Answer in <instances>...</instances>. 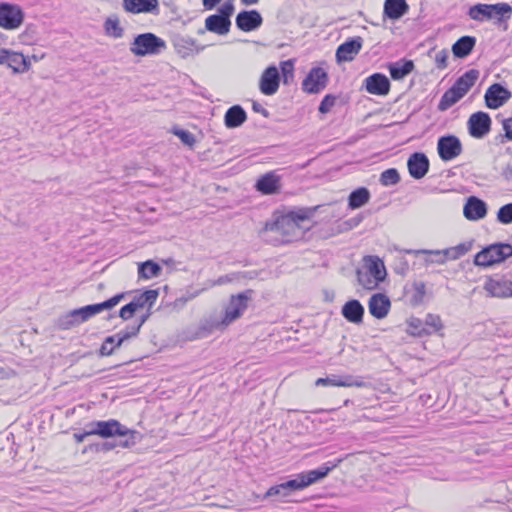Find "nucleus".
<instances>
[{"mask_svg": "<svg viewBox=\"0 0 512 512\" xmlns=\"http://www.w3.org/2000/svg\"><path fill=\"white\" fill-rule=\"evenodd\" d=\"M309 215V211L301 210L282 216L272 223H266L265 240L274 245L290 242L298 235L299 222L308 219Z\"/></svg>", "mask_w": 512, "mask_h": 512, "instance_id": "1", "label": "nucleus"}, {"mask_svg": "<svg viewBox=\"0 0 512 512\" xmlns=\"http://www.w3.org/2000/svg\"><path fill=\"white\" fill-rule=\"evenodd\" d=\"M329 471L330 468H327V466H322L318 469L297 474L295 478L291 480L270 487L263 495L262 499L276 497L277 500L286 501V499L290 497L293 492L302 490L317 482L318 480L326 477Z\"/></svg>", "mask_w": 512, "mask_h": 512, "instance_id": "2", "label": "nucleus"}, {"mask_svg": "<svg viewBox=\"0 0 512 512\" xmlns=\"http://www.w3.org/2000/svg\"><path fill=\"white\" fill-rule=\"evenodd\" d=\"M123 297L124 294L120 293L104 302L73 309L61 315L58 318L56 325L61 330H69L80 325L81 323L86 322L91 317L103 312L104 310L112 309L121 301Z\"/></svg>", "mask_w": 512, "mask_h": 512, "instance_id": "3", "label": "nucleus"}, {"mask_svg": "<svg viewBox=\"0 0 512 512\" xmlns=\"http://www.w3.org/2000/svg\"><path fill=\"white\" fill-rule=\"evenodd\" d=\"M166 42L155 35L147 32L137 35L130 45V51L135 56L158 55L166 49Z\"/></svg>", "mask_w": 512, "mask_h": 512, "instance_id": "4", "label": "nucleus"}, {"mask_svg": "<svg viewBox=\"0 0 512 512\" xmlns=\"http://www.w3.org/2000/svg\"><path fill=\"white\" fill-rule=\"evenodd\" d=\"M512 256V246L508 243H494L475 255L474 264L481 267H489L503 262L506 258Z\"/></svg>", "mask_w": 512, "mask_h": 512, "instance_id": "5", "label": "nucleus"}, {"mask_svg": "<svg viewBox=\"0 0 512 512\" xmlns=\"http://www.w3.org/2000/svg\"><path fill=\"white\" fill-rule=\"evenodd\" d=\"M512 7L505 2L497 4H476L468 10V16L475 21H485L497 18L501 20L505 15H510Z\"/></svg>", "mask_w": 512, "mask_h": 512, "instance_id": "6", "label": "nucleus"}, {"mask_svg": "<svg viewBox=\"0 0 512 512\" xmlns=\"http://www.w3.org/2000/svg\"><path fill=\"white\" fill-rule=\"evenodd\" d=\"M251 293V290H247L246 292L231 296L230 301L225 308V314L221 321V325L227 326L243 314L248 307V300Z\"/></svg>", "mask_w": 512, "mask_h": 512, "instance_id": "7", "label": "nucleus"}, {"mask_svg": "<svg viewBox=\"0 0 512 512\" xmlns=\"http://www.w3.org/2000/svg\"><path fill=\"white\" fill-rule=\"evenodd\" d=\"M484 290L490 297L510 298L512 297V276L489 277L484 283Z\"/></svg>", "mask_w": 512, "mask_h": 512, "instance_id": "8", "label": "nucleus"}, {"mask_svg": "<svg viewBox=\"0 0 512 512\" xmlns=\"http://www.w3.org/2000/svg\"><path fill=\"white\" fill-rule=\"evenodd\" d=\"M472 247V243L464 242L460 243L454 247H450L444 250H417V251H407L408 253L415 254H429L436 255L438 259L431 260V262H435L437 264H444L448 259L456 260L460 257L464 256Z\"/></svg>", "mask_w": 512, "mask_h": 512, "instance_id": "9", "label": "nucleus"}, {"mask_svg": "<svg viewBox=\"0 0 512 512\" xmlns=\"http://www.w3.org/2000/svg\"><path fill=\"white\" fill-rule=\"evenodd\" d=\"M437 151L441 160L451 161L462 153L463 148L458 137L445 135L438 139Z\"/></svg>", "mask_w": 512, "mask_h": 512, "instance_id": "10", "label": "nucleus"}, {"mask_svg": "<svg viewBox=\"0 0 512 512\" xmlns=\"http://www.w3.org/2000/svg\"><path fill=\"white\" fill-rule=\"evenodd\" d=\"M24 19V14L18 5L1 3L0 4V26L5 29L18 28Z\"/></svg>", "mask_w": 512, "mask_h": 512, "instance_id": "11", "label": "nucleus"}, {"mask_svg": "<svg viewBox=\"0 0 512 512\" xmlns=\"http://www.w3.org/2000/svg\"><path fill=\"white\" fill-rule=\"evenodd\" d=\"M0 65H6L14 73H24L30 69V61L19 52L2 49L0 50Z\"/></svg>", "mask_w": 512, "mask_h": 512, "instance_id": "12", "label": "nucleus"}, {"mask_svg": "<svg viewBox=\"0 0 512 512\" xmlns=\"http://www.w3.org/2000/svg\"><path fill=\"white\" fill-rule=\"evenodd\" d=\"M328 82V75L321 67L312 68L302 82V89L310 94L323 90Z\"/></svg>", "mask_w": 512, "mask_h": 512, "instance_id": "13", "label": "nucleus"}, {"mask_svg": "<svg viewBox=\"0 0 512 512\" xmlns=\"http://www.w3.org/2000/svg\"><path fill=\"white\" fill-rule=\"evenodd\" d=\"M469 134L477 139L485 137L491 129L490 116L482 111L473 113L467 122Z\"/></svg>", "mask_w": 512, "mask_h": 512, "instance_id": "14", "label": "nucleus"}, {"mask_svg": "<svg viewBox=\"0 0 512 512\" xmlns=\"http://www.w3.org/2000/svg\"><path fill=\"white\" fill-rule=\"evenodd\" d=\"M88 427L90 428V433H93V435H98L102 438H110L116 435L127 433L124 431V425L115 419H110L107 421H94L91 422Z\"/></svg>", "mask_w": 512, "mask_h": 512, "instance_id": "15", "label": "nucleus"}, {"mask_svg": "<svg viewBox=\"0 0 512 512\" xmlns=\"http://www.w3.org/2000/svg\"><path fill=\"white\" fill-rule=\"evenodd\" d=\"M280 74L278 68L274 65L267 67L259 80V89L262 94L271 96L279 89Z\"/></svg>", "mask_w": 512, "mask_h": 512, "instance_id": "16", "label": "nucleus"}, {"mask_svg": "<svg viewBox=\"0 0 512 512\" xmlns=\"http://www.w3.org/2000/svg\"><path fill=\"white\" fill-rule=\"evenodd\" d=\"M484 97L488 108L497 109L510 99L511 92L502 85L496 83L486 90Z\"/></svg>", "mask_w": 512, "mask_h": 512, "instance_id": "17", "label": "nucleus"}, {"mask_svg": "<svg viewBox=\"0 0 512 512\" xmlns=\"http://www.w3.org/2000/svg\"><path fill=\"white\" fill-rule=\"evenodd\" d=\"M366 91L372 95L386 96L390 91V81L382 73H374L364 80Z\"/></svg>", "mask_w": 512, "mask_h": 512, "instance_id": "18", "label": "nucleus"}, {"mask_svg": "<svg viewBox=\"0 0 512 512\" xmlns=\"http://www.w3.org/2000/svg\"><path fill=\"white\" fill-rule=\"evenodd\" d=\"M316 386H335V387H363L365 385L361 377L354 378L351 375L337 376L330 375L325 378H318L315 381Z\"/></svg>", "mask_w": 512, "mask_h": 512, "instance_id": "19", "label": "nucleus"}, {"mask_svg": "<svg viewBox=\"0 0 512 512\" xmlns=\"http://www.w3.org/2000/svg\"><path fill=\"white\" fill-rule=\"evenodd\" d=\"M363 44L361 37H354L339 45L336 51V59L338 62L352 61L360 52Z\"/></svg>", "mask_w": 512, "mask_h": 512, "instance_id": "20", "label": "nucleus"}, {"mask_svg": "<svg viewBox=\"0 0 512 512\" xmlns=\"http://www.w3.org/2000/svg\"><path fill=\"white\" fill-rule=\"evenodd\" d=\"M391 308V302L388 296L382 293L373 294L368 301V309L370 314L377 318H385Z\"/></svg>", "mask_w": 512, "mask_h": 512, "instance_id": "21", "label": "nucleus"}, {"mask_svg": "<svg viewBox=\"0 0 512 512\" xmlns=\"http://www.w3.org/2000/svg\"><path fill=\"white\" fill-rule=\"evenodd\" d=\"M407 166L414 179H421L429 170V159L424 153L415 152L408 158Z\"/></svg>", "mask_w": 512, "mask_h": 512, "instance_id": "22", "label": "nucleus"}, {"mask_svg": "<svg viewBox=\"0 0 512 512\" xmlns=\"http://www.w3.org/2000/svg\"><path fill=\"white\" fill-rule=\"evenodd\" d=\"M262 22V16L257 10L241 11L236 17L237 27L244 32L256 30Z\"/></svg>", "mask_w": 512, "mask_h": 512, "instance_id": "23", "label": "nucleus"}, {"mask_svg": "<svg viewBox=\"0 0 512 512\" xmlns=\"http://www.w3.org/2000/svg\"><path fill=\"white\" fill-rule=\"evenodd\" d=\"M280 176L270 171L260 176L255 184L257 191L265 195L275 194L280 190Z\"/></svg>", "mask_w": 512, "mask_h": 512, "instance_id": "24", "label": "nucleus"}, {"mask_svg": "<svg viewBox=\"0 0 512 512\" xmlns=\"http://www.w3.org/2000/svg\"><path fill=\"white\" fill-rule=\"evenodd\" d=\"M463 214L468 220L482 219L487 214V205L483 200L470 196L464 205Z\"/></svg>", "mask_w": 512, "mask_h": 512, "instance_id": "25", "label": "nucleus"}, {"mask_svg": "<svg viewBox=\"0 0 512 512\" xmlns=\"http://www.w3.org/2000/svg\"><path fill=\"white\" fill-rule=\"evenodd\" d=\"M158 6V0H123V8L133 14L152 13Z\"/></svg>", "mask_w": 512, "mask_h": 512, "instance_id": "26", "label": "nucleus"}, {"mask_svg": "<svg viewBox=\"0 0 512 512\" xmlns=\"http://www.w3.org/2000/svg\"><path fill=\"white\" fill-rule=\"evenodd\" d=\"M363 269L379 283L382 282L387 275L383 261L377 256H366L364 258Z\"/></svg>", "mask_w": 512, "mask_h": 512, "instance_id": "27", "label": "nucleus"}, {"mask_svg": "<svg viewBox=\"0 0 512 512\" xmlns=\"http://www.w3.org/2000/svg\"><path fill=\"white\" fill-rule=\"evenodd\" d=\"M414 68V62L412 60L407 59H400L396 62L388 64L390 76L393 80L396 81L403 80L407 75H409L414 70Z\"/></svg>", "mask_w": 512, "mask_h": 512, "instance_id": "28", "label": "nucleus"}, {"mask_svg": "<svg viewBox=\"0 0 512 512\" xmlns=\"http://www.w3.org/2000/svg\"><path fill=\"white\" fill-rule=\"evenodd\" d=\"M342 315L347 321L359 324L363 320L364 307L358 300H350L342 307Z\"/></svg>", "mask_w": 512, "mask_h": 512, "instance_id": "29", "label": "nucleus"}, {"mask_svg": "<svg viewBox=\"0 0 512 512\" xmlns=\"http://www.w3.org/2000/svg\"><path fill=\"white\" fill-rule=\"evenodd\" d=\"M158 291L154 289L146 290L136 296L133 297L130 304L134 308L135 311L146 308V310H151L154 303L158 298Z\"/></svg>", "mask_w": 512, "mask_h": 512, "instance_id": "30", "label": "nucleus"}, {"mask_svg": "<svg viewBox=\"0 0 512 512\" xmlns=\"http://www.w3.org/2000/svg\"><path fill=\"white\" fill-rule=\"evenodd\" d=\"M479 77V71L476 69H470L460 76L455 83L452 85L463 97L475 84Z\"/></svg>", "mask_w": 512, "mask_h": 512, "instance_id": "31", "label": "nucleus"}, {"mask_svg": "<svg viewBox=\"0 0 512 512\" xmlns=\"http://www.w3.org/2000/svg\"><path fill=\"white\" fill-rule=\"evenodd\" d=\"M231 26L230 19L221 17L217 14L210 15L205 20V27L208 31L217 33L219 35H225L229 32Z\"/></svg>", "mask_w": 512, "mask_h": 512, "instance_id": "32", "label": "nucleus"}, {"mask_svg": "<svg viewBox=\"0 0 512 512\" xmlns=\"http://www.w3.org/2000/svg\"><path fill=\"white\" fill-rule=\"evenodd\" d=\"M247 119L245 110L240 105L230 107L224 116V122L227 128H236L241 126Z\"/></svg>", "mask_w": 512, "mask_h": 512, "instance_id": "33", "label": "nucleus"}, {"mask_svg": "<svg viewBox=\"0 0 512 512\" xmlns=\"http://www.w3.org/2000/svg\"><path fill=\"white\" fill-rule=\"evenodd\" d=\"M409 7L405 0H385L384 15L389 19H399L407 13Z\"/></svg>", "mask_w": 512, "mask_h": 512, "instance_id": "34", "label": "nucleus"}, {"mask_svg": "<svg viewBox=\"0 0 512 512\" xmlns=\"http://www.w3.org/2000/svg\"><path fill=\"white\" fill-rule=\"evenodd\" d=\"M476 44V38L473 36H462L452 46V52L455 57L465 58L473 50Z\"/></svg>", "mask_w": 512, "mask_h": 512, "instance_id": "35", "label": "nucleus"}, {"mask_svg": "<svg viewBox=\"0 0 512 512\" xmlns=\"http://www.w3.org/2000/svg\"><path fill=\"white\" fill-rule=\"evenodd\" d=\"M370 197L371 195L367 188H357L350 193L348 197V206L351 209H358L367 204L370 200Z\"/></svg>", "mask_w": 512, "mask_h": 512, "instance_id": "36", "label": "nucleus"}, {"mask_svg": "<svg viewBox=\"0 0 512 512\" xmlns=\"http://www.w3.org/2000/svg\"><path fill=\"white\" fill-rule=\"evenodd\" d=\"M161 271V266L152 260H147L138 265L139 278L152 279L158 277Z\"/></svg>", "mask_w": 512, "mask_h": 512, "instance_id": "37", "label": "nucleus"}, {"mask_svg": "<svg viewBox=\"0 0 512 512\" xmlns=\"http://www.w3.org/2000/svg\"><path fill=\"white\" fill-rule=\"evenodd\" d=\"M462 98L463 95H461L454 87H451L442 95L438 103V110L446 111Z\"/></svg>", "mask_w": 512, "mask_h": 512, "instance_id": "38", "label": "nucleus"}, {"mask_svg": "<svg viewBox=\"0 0 512 512\" xmlns=\"http://www.w3.org/2000/svg\"><path fill=\"white\" fill-rule=\"evenodd\" d=\"M124 431L127 433L118 435L122 439L115 441L117 443V447L121 448H131L136 445V443L140 440V433L136 430H132L124 426Z\"/></svg>", "mask_w": 512, "mask_h": 512, "instance_id": "39", "label": "nucleus"}, {"mask_svg": "<svg viewBox=\"0 0 512 512\" xmlns=\"http://www.w3.org/2000/svg\"><path fill=\"white\" fill-rule=\"evenodd\" d=\"M104 30L108 36L113 38H121L124 32L117 18H107L104 22Z\"/></svg>", "mask_w": 512, "mask_h": 512, "instance_id": "40", "label": "nucleus"}, {"mask_svg": "<svg viewBox=\"0 0 512 512\" xmlns=\"http://www.w3.org/2000/svg\"><path fill=\"white\" fill-rule=\"evenodd\" d=\"M413 292L410 296V304L412 306H418L424 300L426 294V286L423 282H414L413 283Z\"/></svg>", "mask_w": 512, "mask_h": 512, "instance_id": "41", "label": "nucleus"}, {"mask_svg": "<svg viewBox=\"0 0 512 512\" xmlns=\"http://www.w3.org/2000/svg\"><path fill=\"white\" fill-rule=\"evenodd\" d=\"M357 280L359 284L367 290H373L379 285V282L374 279L373 276L368 275L367 271L364 269L357 271Z\"/></svg>", "mask_w": 512, "mask_h": 512, "instance_id": "42", "label": "nucleus"}, {"mask_svg": "<svg viewBox=\"0 0 512 512\" xmlns=\"http://www.w3.org/2000/svg\"><path fill=\"white\" fill-rule=\"evenodd\" d=\"M400 181V175L395 168H389L380 175V183L383 186L396 185Z\"/></svg>", "mask_w": 512, "mask_h": 512, "instance_id": "43", "label": "nucleus"}, {"mask_svg": "<svg viewBox=\"0 0 512 512\" xmlns=\"http://www.w3.org/2000/svg\"><path fill=\"white\" fill-rule=\"evenodd\" d=\"M408 327V332L413 336H423L431 334V331H426L424 322H422L418 318H412L411 320H409Z\"/></svg>", "mask_w": 512, "mask_h": 512, "instance_id": "44", "label": "nucleus"}, {"mask_svg": "<svg viewBox=\"0 0 512 512\" xmlns=\"http://www.w3.org/2000/svg\"><path fill=\"white\" fill-rule=\"evenodd\" d=\"M426 331H431V334L443 328V323L439 315L427 314L424 320Z\"/></svg>", "mask_w": 512, "mask_h": 512, "instance_id": "45", "label": "nucleus"}, {"mask_svg": "<svg viewBox=\"0 0 512 512\" xmlns=\"http://www.w3.org/2000/svg\"><path fill=\"white\" fill-rule=\"evenodd\" d=\"M173 134L179 137L182 143L190 148H192L196 143L195 136L187 130L174 128Z\"/></svg>", "mask_w": 512, "mask_h": 512, "instance_id": "46", "label": "nucleus"}, {"mask_svg": "<svg viewBox=\"0 0 512 512\" xmlns=\"http://www.w3.org/2000/svg\"><path fill=\"white\" fill-rule=\"evenodd\" d=\"M117 338L114 335L108 336L105 338L103 344L100 348V355L102 356H110L113 354L116 347Z\"/></svg>", "mask_w": 512, "mask_h": 512, "instance_id": "47", "label": "nucleus"}, {"mask_svg": "<svg viewBox=\"0 0 512 512\" xmlns=\"http://www.w3.org/2000/svg\"><path fill=\"white\" fill-rule=\"evenodd\" d=\"M497 219L502 224L512 223V203L500 207L497 213Z\"/></svg>", "mask_w": 512, "mask_h": 512, "instance_id": "48", "label": "nucleus"}, {"mask_svg": "<svg viewBox=\"0 0 512 512\" xmlns=\"http://www.w3.org/2000/svg\"><path fill=\"white\" fill-rule=\"evenodd\" d=\"M280 69L283 76V81L285 84L288 83L289 78L293 77L294 72V63L292 60H286L280 62Z\"/></svg>", "mask_w": 512, "mask_h": 512, "instance_id": "49", "label": "nucleus"}, {"mask_svg": "<svg viewBox=\"0 0 512 512\" xmlns=\"http://www.w3.org/2000/svg\"><path fill=\"white\" fill-rule=\"evenodd\" d=\"M336 101V98L332 95H326L320 105H319V112L320 113H327L330 111V109L334 106Z\"/></svg>", "mask_w": 512, "mask_h": 512, "instance_id": "50", "label": "nucleus"}, {"mask_svg": "<svg viewBox=\"0 0 512 512\" xmlns=\"http://www.w3.org/2000/svg\"><path fill=\"white\" fill-rule=\"evenodd\" d=\"M116 447H117V443L115 441L114 442L107 441V442L91 445L90 449L94 450L96 452H108V451L113 450Z\"/></svg>", "mask_w": 512, "mask_h": 512, "instance_id": "51", "label": "nucleus"}, {"mask_svg": "<svg viewBox=\"0 0 512 512\" xmlns=\"http://www.w3.org/2000/svg\"><path fill=\"white\" fill-rule=\"evenodd\" d=\"M219 16L230 19V16L234 12V5L231 1H226L222 4V6L219 8Z\"/></svg>", "mask_w": 512, "mask_h": 512, "instance_id": "52", "label": "nucleus"}, {"mask_svg": "<svg viewBox=\"0 0 512 512\" xmlns=\"http://www.w3.org/2000/svg\"><path fill=\"white\" fill-rule=\"evenodd\" d=\"M448 60V52L446 50H441L435 55V63L437 68L444 69L447 67Z\"/></svg>", "mask_w": 512, "mask_h": 512, "instance_id": "53", "label": "nucleus"}, {"mask_svg": "<svg viewBox=\"0 0 512 512\" xmlns=\"http://www.w3.org/2000/svg\"><path fill=\"white\" fill-rule=\"evenodd\" d=\"M136 311L134 310V308L132 307V305L130 303L126 304L125 306H123L120 311H119V316L123 319V320H128L130 318H132V316L134 315Z\"/></svg>", "mask_w": 512, "mask_h": 512, "instance_id": "54", "label": "nucleus"}, {"mask_svg": "<svg viewBox=\"0 0 512 512\" xmlns=\"http://www.w3.org/2000/svg\"><path fill=\"white\" fill-rule=\"evenodd\" d=\"M237 279V275L236 274H231V275H223V276H220L214 283L213 285H223V284H226V283H229V282H232L233 280Z\"/></svg>", "mask_w": 512, "mask_h": 512, "instance_id": "55", "label": "nucleus"}, {"mask_svg": "<svg viewBox=\"0 0 512 512\" xmlns=\"http://www.w3.org/2000/svg\"><path fill=\"white\" fill-rule=\"evenodd\" d=\"M115 336L117 338L116 347H120L123 344V342L132 338L124 330H121L120 332L116 333Z\"/></svg>", "mask_w": 512, "mask_h": 512, "instance_id": "56", "label": "nucleus"}, {"mask_svg": "<svg viewBox=\"0 0 512 512\" xmlns=\"http://www.w3.org/2000/svg\"><path fill=\"white\" fill-rule=\"evenodd\" d=\"M503 129L505 131V136L512 140V118L507 119L503 122Z\"/></svg>", "mask_w": 512, "mask_h": 512, "instance_id": "57", "label": "nucleus"}, {"mask_svg": "<svg viewBox=\"0 0 512 512\" xmlns=\"http://www.w3.org/2000/svg\"><path fill=\"white\" fill-rule=\"evenodd\" d=\"M363 220V217L361 215H358L356 217H353L345 222V224L348 226V229H352L356 226H358Z\"/></svg>", "mask_w": 512, "mask_h": 512, "instance_id": "58", "label": "nucleus"}, {"mask_svg": "<svg viewBox=\"0 0 512 512\" xmlns=\"http://www.w3.org/2000/svg\"><path fill=\"white\" fill-rule=\"evenodd\" d=\"M90 435H93V433H90V429L87 430V431H84L83 433H75L74 434V439L77 443H81L84 441V439L87 437V436H90Z\"/></svg>", "mask_w": 512, "mask_h": 512, "instance_id": "59", "label": "nucleus"}, {"mask_svg": "<svg viewBox=\"0 0 512 512\" xmlns=\"http://www.w3.org/2000/svg\"><path fill=\"white\" fill-rule=\"evenodd\" d=\"M124 331L129 334L131 337H135L138 335L139 331H140V328L139 326L137 325H133L131 327H127L126 329H124Z\"/></svg>", "mask_w": 512, "mask_h": 512, "instance_id": "60", "label": "nucleus"}, {"mask_svg": "<svg viewBox=\"0 0 512 512\" xmlns=\"http://www.w3.org/2000/svg\"><path fill=\"white\" fill-rule=\"evenodd\" d=\"M252 108L255 112L261 113L265 117L268 116V111L265 108H263L259 103L254 102Z\"/></svg>", "mask_w": 512, "mask_h": 512, "instance_id": "61", "label": "nucleus"}, {"mask_svg": "<svg viewBox=\"0 0 512 512\" xmlns=\"http://www.w3.org/2000/svg\"><path fill=\"white\" fill-rule=\"evenodd\" d=\"M221 0H203V6L207 10L213 9Z\"/></svg>", "mask_w": 512, "mask_h": 512, "instance_id": "62", "label": "nucleus"}, {"mask_svg": "<svg viewBox=\"0 0 512 512\" xmlns=\"http://www.w3.org/2000/svg\"><path fill=\"white\" fill-rule=\"evenodd\" d=\"M502 176L506 179V180H512V165H507L503 171H502Z\"/></svg>", "mask_w": 512, "mask_h": 512, "instance_id": "63", "label": "nucleus"}, {"mask_svg": "<svg viewBox=\"0 0 512 512\" xmlns=\"http://www.w3.org/2000/svg\"><path fill=\"white\" fill-rule=\"evenodd\" d=\"M149 316H150V310H146V314L141 316V318L139 319V321L136 325L139 326V328H141Z\"/></svg>", "mask_w": 512, "mask_h": 512, "instance_id": "64", "label": "nucleus"}]
</instances>
